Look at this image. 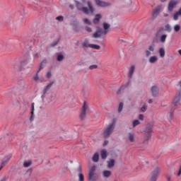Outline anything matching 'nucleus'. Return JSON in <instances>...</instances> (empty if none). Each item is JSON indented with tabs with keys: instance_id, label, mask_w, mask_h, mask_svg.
I'll list each match as a JSON object with an SVG mask.
<instances>
[{
	"instance_id": "15",
	"label": "nucleus",
	"mask_w": 181,
	"mask_h": 181,
	"mask_svg": "<svg viewBox=\"0 0 181 181\" xmlns=\"http://www.w3.org/2000/svg\"><path fill=\"white\" fill-rule=\"evenodd\" d=\"M54 84V81H51L49 83H48L44 88L42 94H47V91L52 88V86Z\"/></svg>"
},
{
	"instance_id": "47",
	"label": "nucleus",
	"mask_w": 181,
	"mask_h": 181,
	"mask_svg": "<svg viewBox=\"0 0 181 181\" xmlns=\"http://www.w3.org/2000/svg\"><path fill=\"white\" fill-rule=\"evenodd\" d=\"M50 77H52V72L48 71L46 74V78H50Z\"/></svg>"
},
{
	"instance_id": "10",
	"label": "nucleus",
	"mask_w": 181,
	"mask_h": 181,
	"mask_svg": "<svg viewBox=\"0 0 181 181\" xmlns=\"http://www.w3.org/2000/svg\"><path fill=\"white\" fill-rule=\"evenodd\" d=\"M162 7L160 6H158L156 8L153 10L152 19H156L160 13Z\"/></svg>"
},
{
	"instance_id": "13",
	"label": "nucleus",
	"mask_w": 181,
	"mask_h": 181,
	"mask_svg": "<svg viewBox=\"0 0 181 181\" xmlns=\"http://www.w3.org/2000/svg\"><path fill=\"white\" fill-rule=\"evenodd\" d=\"M151 91L153 97H156L159 93V88L156 86H154L151 87Z\"/></svg>"
},
{
	"instance_id": "58",
	"label": "nucleus",
	"mask_w": 181,
	"mask_h": 181,
	"mask_svg": "<svg viewBox=\"0 0 181 181\" xmlns=\"http://www.w3.org/2000/svg\"><path fill=\"white\" fill-rule=\"evenodd\" d=\"M153 103V100H152V99H150L148 100V104H152Z\"/></svg>"
},
{
	"instance_id": "63",
	"label": "nucleus",
	"mask_w": 181,
	"mask_h": 181,
	"mask_svg": "<svg viewBox=\"0 0 181 181\" xmlns=\"http://www.w3.org/2000/svg\"><path fill=\"white\" fill-rule=\"evenodd\" d=\"M45 94H43V95L41 96V98H45Z\"/></svg>"
},
{
	"instance_id": "5",
	"label": "nucleus",
	"mask_w": 181,
	"mask_h": 181,
	"mask_svg": "<svg viewBox=\"0 0 181 181\" xmlns=\"http://www.w3.org/2000/svg\"><path fill=\"white\" fill-rule=\"evenodd\" d=\"M88 109V105H87V102H84L82 106V108L81 109V112L79 116L80 119H81L82 121L86 118Z\"/></svg>"
},
{
	"instance_id": "60",
	"label": "nucleus",
	"mask_w": 181,
	"mask_h": 181,
	"mask_svg": "<svg viewBox=\"0 0 181 181\" xmlns=\"http://www.w3.org/2000/svg\"><path fill=\"white\" fill-rule=\"evenodd\" d=\"M167 179L168 181H170V177H168Z\"/></svg>"
},
{
	"instance_id": "54",
	"label": "nucleus",
	"mask_w": 181,
	"mask_h": 181,
	"mask_svg": "<svg viewBox=\"0 0 181 181\" xmlns=\"http://www.w3.org/2000/svg\"><path fill=\"white\" fill-rule=\"evenodd\" d=\"M76 8H77V9H78V8H83V5H81V4H80V3H78L76 4Z\"/></svg>"
},
{
	"instance_id": "45",
	"label": "nucleus",
	"mask_w": 181,
	"mask_h": 181,
	"mask_svg": "<svg viewBox=\"0 0 181 181\" xmlns=\"http://www.w3.org/2000/svg\"><path fill=\"white\" fill-rule=\"evenodd\" d=\"M35 112V103L31 104V110L30 113H33Z\"/></svg>"
},
{
	"instance_id": "20",
	"label": "nucleus",
	"mask_w": 181,
	"mask_h": 181,
	"mask_svg": "<svg viewBox=\"0 0 181 181\" xmlns=\"http://www.w3.org/2000/svg\"><path fill=\"white\" fill-rule=\"evenodd\" d=\"M179 16H181V8L179 9L178 11L174 13L173 15L174 21H177V19H179Z\"/></svg>"
},
{
	"instance_id": "8",
	"label": "nucleus",
	"mask_w": 181,
	"mask_h": 181,
	"mask_svg": "<svg viewBox=\"0 0 181 181\" xmlns=\"http://www.w3.org/2000/svg\"><path fill=\"white\" fill-rule=\"evenodd\" d=\"M11 158H12V155H8L4 157L1 164L0 165V170H2L4 167H5L6 165V164L8 163V162H9L11 160Z\"/></svg>"
},
{
	"instance_id": "19",
	"label": "nucleus",
	"mask_w": 181,
	"mask_h": 181,
	"mask_svg": "<svg viewBox=\"0 0 181 181\" xmlns=\"http://www.w3.org/2000/svg\"><path fill=\"white\" fill-rule=\"evenodd\" d=\"M43 69V67L40 66L39 69L37 71L36 74L33 76V81H39V73L40 72V70Z\"/></svg>"
},
{
	"instance_id": "51",
	"label": "nucleus",
	"mask_w": 181,
	"mask_h": 181,
	"mask_svg": "<svg viewBox=\"0 0 181 181\" xmlns=\"http://www.w3.org/2000/svg\"><path fill=\"white\" fill-rule=\"evenodd\" d=\"M144 115H139V119H140L141 121H144Z\"/></svg>"
},
{
	"instance_id": "30",
	"label": "nucleus",
	"mask_w": 181,
	"mask_h": 181,
	"mask_svg": "<svg viewBox=\"0 0 181 181\" xmlns=\"http://www.w3.org/2000/svg\"><path fill=\"white\" fill-rule=\"evenodd\" d=\"M64 59V56H63V54H57V62H63Z\"/></svg>"
},
{
	"instance_id": "40",
	"label": "nucleus",
	"mask_w": 181,
	"mask_h": 181,
	"mask_svg": "<svg viewBox=\"0 0 181 181\" xmlns=\"http://www.w3.org/2000/svg\"><path fill=\"white\" fill-rule=\"evenodd\" d=\"M139 124H141L139 120H134V121H133V127H136V125H139Z\"/></svg>"
},
{
	"instance_id": "46",
	"label": "nucleus",
	"mask_w": 181,
	"mask_h": 181,
	"mask_svg": "<svg viewBox=\"0 0 181 181\" xmlns=\"http://www.w3.org/2000/svg\"><path fill=\"white\" fill-rule=\"evenodd\" d=\"M46 63H47V60L44 59V60L41 62V64H40V67L41 66V67H42V69H43V64H46Z\"/></svg>"
},
{
	"instance_id": "9",
	"label": "nucleus",
	"mask_w": 181,
	"mask_h": 181,
	"mask_svg": "<svg viewBox=\"0 0 181 181\" xmlns=\"http://www.w3.org/2000/svg\"><path fill=\"white\" fill-rule=\"evenodd\" d=\"M159 172H160V169L159 168H156L151 173V181H156L158 179V176H159Z\"/></svg>"
},
{
	"instance_id": "28",
	"label": "nucleus",
	"mask_w": 181,
	"mask_h": 181,
	"mask_svg": "<svg viewBox=\"0 0 181 181\" xmlns=\"http://www.w3.org/2000/svg\"><path fill=\"white\" fill-rule=\"evenodd\" d=\"M158 53H159L160 57H162V58L165 57V49L160 48L158 50Z\"/></svg>"
},
{
	"instance_id": "24",
	"label": "nucleus",
	"mask_w": 181,
	"mask_h": 181,
	"mask_svg": "<svg viewBox=\"0 0 181 181\" xmlns=\"http://www.w3.org/2000/svg\"><path fill=\"white\" fill-rule=\"evenodd\" d=\"M78 11H81L83 13H86V15H88V8L87 7H78Z\"/></svg>"
},
{
	"instance_id": "42",
	"label": "nucleus",
	"mask_w": 181,
	"mask_h": 181,
	"mask_svg": "<svg viewBox=\"0 0 181 181\" xmlns=\"http://www.w3.org/2000/svg\"><path fill=\"white\" fill-rule=\"evenodd\" d=\"M59 40H57V41L52 42L51 44V47H54V46H57V45L59 44Z\"/></svg>"
},
{
	"instance_id": "57",
	"label": "nucleus",
	"mask_w": 181,
	"mask_h": 181,
	"mask_svg": "<svg viewBox=\"0 0 181 181\" xmlns=\"http://www.w3.org/2000/svg\"><path fill=\"white\" fill-rule=\"evenodd\" d=\"M103 145L104 146H106V145H108V141H105Z\"/></svg>"
},
{
	"instance_id": "11",
	"label": "nucleus",
	"mask_w": 181,
	"mask_h": 181,
	"mask_svg": "<svg viewBox=\"0 0 181 181\" xmlns=\"http://www.w3.org/2000/svg\"><path fill=\"white\" fill-rule=\"evenodd\" d=\"M76 172L78 173V180L84 181V175L83 174V168L81 165H79L76 169Z\"/></svg>"
},
{
	"instance_id": "27",
	"label": "nucleus",
	"mask_w": 181,
	"mask_h": 181,
	"mask_svg": "<svg viewBox=\"0 0 181 181\" xmlns=\"http://www.w3.org/2000/svg\"><path fill=\"white\" fill-rule=\"evenodd\" d=\"M88 6L89 8V11L90 12V13H93L94 12V8L93 7V4H91V2L88 1Z\"/></svg>"
},
{
	"instance_id": "55",
	"label": "nucleus",
	"mask_w": 181,
	"mask_h": 181,
	"mask_svg": "<svg viewBox=\"0 0 181 181\" xmlns=\"http://www.w3.org/2000/svg\"><path fill=\"white\" fill-rule=\"evenodd\" d=\"M160 32H163V28H160L158 30V32H157V33H158V35H159V33H160Z\"/></svg>"
},
{
	"instance_id": "29",
	"label": "nucleus",
	"mask_w": 181,
	"mask_h": 181,
	"mask_svg": "<svg viewBox=\"0 0 181 181\" xmlns=\"http://www.w3.org/2000/svg\"><path fill=\"white\" fill-rule=\"evenodd\" d=\"M100 154H101L102 159H106L107 158V151L102 150L100 151Z\"/></svg>"
},
{
	"instance_id": "14",
	"label": "nucleus",
	"mask_w": 181,
	"mask_h": 181,
	"mask_svg": "<svg viewBox=\"0 0 181 181\" xmlns=\"http://www.w3.org/2000/svg\"><path fill=\"white\" fill-rule=\"evenodd\" d=\"M95 4L98 6H101L102 8H105L106 6H110V4L102 1L100 0H95Z\"/></svg>"
},
{
	"instance_id": "32",
	"label": "nucleus",
	"mask_w": 181,
	"mask_h": 181,
	"mask_svg": "<svg viewBox=\"0 0 181 181\" xmlns=\"http://www.w3.org/2000/svg\"><path fill=\"white\" fill-rule=\"evenodd\" d=\"M115 165V160L112 159L111 160L108 161V168H112Z\"/></svg>"
},
{
	"instance_id": "37",
	"label": "nucleus",
	"mask_w": 181,
	"mask_h": 181,
	"mask_svg": "<svg viewBox=\"0 0 181 181\" xmlns=\"http://www.w3.org/2000/svg\"><path fill=\"white\" fill-rule=\"evenodd\" d=\"M176 89L177 90L178 93H181V81L177 85Z\"/></svg>"
},
{
	"instance_id": "36",
	"label": "nucleus",
	"mask_w": 181,
	"mask_h": 181,
	"mask_svg": "<svg viewBox=\"0 0 181 181\" xmlns=\"http://www.w3.org/2000/svg\"><path fill=\"white\" fill-rule=\"evenodd\" d=\"M122 108H124V103H120L118 107V112H121L122 111Z\"/></svg>"
},
{
	"instance_id": "12",
	"label": "nucleus",
	"mask_w": 181,
	"mask_h": 181,
	"mask_svg": "<svg viewBox=\"0 0 181 181\" xmlns=\"http://www.w3.org/2000/svg\"><path fill=\"white\" fill-rule=\"evenodd\" d=\"M176 5H177V2L175 0H171L168 4V11L170 12H172V11H173Z\"/></svg>"
},
{
	"instance_id": "2",
	"label": "nucleus",
	"mask_w": 181,
	"mask_h": 181,
	"mask_svg": "<svg viewBox=\"0 0 181 181\" xmlns=\"http://www.w3.org/2000/svg\"><path fill=\"white\" fill-rule=\"evenodd\" d=\"M115 129V119H113L112 122L109 124L103 132L104 138H110V135L114 132Z\"/></svg>"
},
{
	"instance_id": "41",
	"label": "nucleus",
	"mask_w": 181,
	"mask_h": 181,
	"mask_svg": "<svg viewBox=\"0 0 181 181\" xmlns=\"http://www.w3.org/2000/svg\"><path fill=\"white\" fill-rule=\"evenodd\" d=\"M57 21H59V22H63L64 18L62 16H59L58 17L56 18Z\"/></svg>"
},
{
	"instance_id": "35",
	"label": "nucleus",
	"mask_w": 181,
	"mask_h": 181,
	"mask_svg": "<svg viewBox=\"0 0 181 181\" xmlns=\"http://www.w3.org/2000/svg\"><path fill=\"white\" fill-rule=\"evenodd\" d=\"M32 165V161H27L23 163L24 168H29Z\"/></svg>"
},
{
	"instance_id": "6",
	"label": "nucleus",
	"mask_w": 181,
	"mask_h": 181,
	"mask_svg": "<svg viewBox=\"0 0 181 181\" xmlns=\"http://www.w3.org/2000/svg\"><path fill=\"white\" fill-rule=\"evenodd\" d=\"M153 128V126L151 125V124H148L146 127L144 132L146 134V141H144V144H146V141L149 139V138H151V134H152Z\"/></svg>"
},
{
	"instance_id": "25",
	"label": "nucleus",
	"mask_w": 181,
	"mask_h": 181,
	"mask_svg": "<svg viewBox=\"0 0 181 181\" xmlns=\"http://www.w3.org/2000/svg\"><path fill=\"white\" fill-rule=\"evenodd\" d=\"M100 159V155H98V153H95L93 157V162H98Z\"/></svg>"
},
{
	"instance_id": "7",
	"label": "nucleus",
	"mask_w": 181,
	"mask_h": 181,
	"mask_svg": "<svg viewBox=\"0 0 181 181\" xmlns=\"http://www.w3.org/2000/svg\"><path fill=\"white\" fill-rule=\"evenodd\" d=\"M103 35H107V31H104L103 28H99L96 30L95 33L93 34V37H94L95 39H98V37H101Z\"/></svg>"
},
{
	"instance_id": "48",
	"label": "nucleus",
	"mask_w": 181,
	"mask_h": 181,
	"mask_svg": "<svg viewBox=\"0 0 181 181\" xmlns=\"http://www.w3.org/2000/svg\"><path fill=\"white\" fill-rule=\"evenodd\" d=\"M33 119H35V116H34L33 113H30V121L32 122V121H33Z\"/></svg>"
},
{
	"instance_id": "17",
	"label": "nucleus",
	"mask_w": 181,
	"mask_h": 181,
	"mask_svg": "<svg viewBox=\"0 0 181 181\" xmlns=\"http://www.w3.org/2000/svg\"><path fill=\"white\" fill-rule=\"evenodd\" d=\"M102 18H103V16H101V14H96L95 16V18L93 20V23L95 25H98Z\"/></svg>"
},
{
	"instance_id": "16",
	"label": "nucleus",
	"mask_w": 181,
	"mask_h": 181,
	"mask_svg": "<svg viewBox=\"0 0 181 181\" xmlns=\"http://www.w3.org/2000/svg\"><path fill=\"white\" fill-rule=\"evenodd\" d=\"M127 138L129 142H135V134L128 133Z\"/></svg>"
},
{
	"instance_id": "49",
	"label": "nucleus",
	"mask_w": 181,
	"mask_h": 181,
	"mask_svg": "<svg viewBox=\"0 0 181 181\" xmlns=\"http://www.w3.org/2000/svg\"><path fill=\"white\" fill-rule=\"evenodd\" d=\"M148 50H149L150 52H153V50H155V48H153V47L152 45H150V46L148 47Z\"/></svg>"
},
{
	"instance_id": "26",
	"label": "nucleus",
	"mask_w": 181,
	"mask_h": 181,
	"mask_svg": "<svg viewBox=\"0 0 181 181\" xmlns=\"http://www.w3.org/2000/svg\"><path fill=\"white\" fill-rule=\"evenodd\" d=\"M103 177H110V176H111L112 173L111 171H108V170H105L103 171Z\"/></svg>"
},
{
	"instance_id": "23",
	"label": "nucleus",
	"mask_w": 181,
	"mask_h": 181,
	"mask_svg": "<svg viewBox=\"0 0 181 181\" xmlns=\"http://www.w3.org/2000/svg\"><path fill=\"white\" fill-rule=\"evenodd\" d=\"M103 32H107L108 33V30L110 29V24L107 23H103Z\"/></svg>"
},
{
	"instance_id": "53",
	"label": "nucleus",
	"mask_w": 181,
	"mask_h": 181,
	"mask_svg": "<svg viewBox=\"0 0 181 181\" xmlns=\"http://www.w3.org/2000/svg\"><path fill=\"white\" fill-rule=\"evenodd\" d=\"M146 56L147 57H149V56H151V52H149V50L146 51Z\"/></svg>"
},
{
	"instance_id": "62",
	"label": "nucleus",
	"mask_w": 181,
	"mask_h": 181,
	"mask_svg": "<svg viewBox=\"0 0 181 181\" xmlns=\"http://www.w3.org/2000/svg\"><path fill=\"white\" fill-rule=\"evenodd\" d=\"M164 16H165V17H166V16H169V15H168V14L165 13V14H164Z\"/></svg>"
},
{
	"instance_id": "3",
	"label": "nucleus",
	"mask_w": 181,
	"mask_h": 181,
	"mask_svg": "<svg viewBox=\"0 0 181 181\" xmlns=\"http://www.w3.org/2000/svg\"><path fill=\"white\" fill-rule=\"evenodd\" d=\"M29 62H30V59L27 58L24 60H23L21 62V64L18 65L17 63L13 64V69L14 70H16V71H22V70L25 69V67L29 64Z\"/></svg>"
},
{
	"instance_id": "4",
	"label": "nucleus",
	"mask_w": 181,
	"mask_h": 181,
	"mask_svg": "<svg viewBox=\"0 0 181 181\" xmlns=\"http://www.w3.org/2000/svg\"><path fill=\"white\" fill-rule=\"evenodd\" d=\"M96 169H97V167L95 165H93L90 168L88 177V180L95 181L97 179V176L95 175Z\"/></svg>"
},
{
	"instance_id": "61",
	"label": "nucleus",
	"mask_w": 181,
	"mask_h": 181,
	"mask_svg": "<svg viewBox=\"0 0 181 181\" xmlns=\"http://www.w3.org/2000/svg\"><path fill=\"white\" fill-rule=\"evenodd\" d=\"M160 2H166V0H160Z\"/></svg>"
},
{
	"instance_id": "56",
	"label": "nucleus",
	"mask_w": 181,
	"mask_h": 181,
	"mask_svg": "<svg viewBox=\"0 0 181 181\" xmlns=\"http://www.w3.org/2000/svg\"><path fill=\"white\" fill-rule=\"evenodd\" d=\"M34 57H35L36 59L39 58V53L36 52L35 54H34Z\"/></svg>"
},
{
	"instance_id": "38",
	"label": "nucleus",
	"mask_w": 181,
	"mask_h": 181,
	"mask_svg": "<svg viewBox=\"0 0 181 181\" xmlns=\"http://www.w3.org/2000/svg\"><path fill=\"white\" fill-rule=\"evenodd\" d=\"M174 30H175V32H179V30H180V25H175V26H174Z\"/></svg>"
},
{
	"instance_id": "50",
	"label": "nucleus",
	"mask_w": 181,
	"mask_h": 181,
	"mask_svg": "<svg viewBox=\"0 0 181 181\" xmlns=\"http://www.w3.org/2000/svg\"><path fill=\"white\" fill-rule=\"evenodd\" d=\"M141 111L142 112H145V111H146V106H143V107H141Z\"/></svg>"
},
{
	"instance_id": "43",
	"label": "nucleus",
	"mask_w": 181,
	"mask_h": 181,
	"mask_svg": "<svg viewBox=\"0 0 181 181\" xmlns=\"http://www.w3.org/2000/svg\"><path fill=\"white\" fill-rule=\"evenodd\" d=\"M98 66H97V65H90L89 66L90 70H94L95 69H98Z\"/></svg>"
},
{
	"instance_id": "22",
	"label": "nucleus",
	"mask_w": 181,
	"mask_h": 181,
	"mask_svg": "<svg viewBox=\"0 0 181 181\" xmlns=\"http://www.w3.org/2000/svg\"><path fill=\"white\" fill-rule=\"evenodd\" d=\"M89 47H91V49H95V50H100L101 49V47L100 45L94 44H90Z\"/></svg>"
},
{
	"instance_id": "31",
	"label": "nucleus",
	"mask_w": 181,
	"mask_h": 181,
	"mask_svg": "<svg viewBox=\"0 0 181 181\" xmlns=\"http://www.w3.org/2000/svg\"><path fill=\"white\" fill-rule=\"evenodd\" d=\"M168 37L167 35H163L160 36V40L161 42V43H165V42H166V38Z\"/></svg>"
},
{
	"instance_id": "44",
	"label": "nucleus",
	"mask_w": 181,
	"mask_h": 181,
	"mask_svg": "<svg viewBox=\"0 0 181 181\" xmlns=\"http://www.w3.org/2000/svg\"><path fill=\"white\" fill-rule=\"evenodd\" d=\"M85 30H86V32H88V33H91V32H93V30L90 27H86Z\"/></svg>"
},
{
	"instance_id": "39",
	"label": "nucleus",
	"mask_w": 181,
	"mask_h": 181,
	"mask_svg": "<svg viewBox=\"0 0 181 181\" xmlns=\"http://www.w3.org/2000/svg\"><path fill=\"white\" fill-rule=\"evenodd\" d=\"M83 22L86 25H91V21H90V20H88V18H83Z\"/></svg>"
},
{
	"instance_id": "52",
	"label": "nucleus",
	"mask_w": 181,
	"mask_h": 181,
	"mask_svg": "<svg viewBox=\"0 0 181 181\" xmlns=\"http://www.w3.org/2000/svg\"><path fill=\"white\" fill-rule=\"evenodd\" d=\"M83 47H90V45H88L87 42H83Z\"/></svg>"
},
{
	"instance_id": "21",
	"label": "nucleus",
	"mask_w": 181,
	"mask_h": 181,
	"mask_svg": "<svg viewBox=\"0 0 181 181\" xmlns=\"http://www.w3.org/2000/svg\"><path fill=\"white\" fill-rule=\"evenodd\" d=\"M149 63L151 64H153V63H156L158 62V57L156 56H153L149 58L148 60Z\"/></svg>"
},
{
	"instance_id": "33",
	"label": "nucleus",
	"mask_w": 181,
	"mask_h": 181,
	"mask_svg": "<svg viewBox=\"0 0 181 181\" xmlns=\"http://www.w3.org/2000/svg\"><path fill=\"white\" fill-rule=\"evenodd\" d=\"M165 30L166 32H172V27H170V25L167 24L165 25Z\"/></svg>"
},
{
	"instance_id": "59",
	"label": "nucleus",
	"mask_w": 181,
	"mask_h": 181,
	"mask_svg": "<svg viewBox=\"0 0 181 181\" xmlns=\"http://www.w3.org/2000/svg\"><path fill=\"white\" fill-rule=\"evenodd\" d=\"M178 53H179V54L181 56V49H179V50H178Z\"/></svg>"
},
{
	"instance_id": "18",
	"label": "nucleus",
	"mask_w": 181,
	"mask_h": 181,
	"mask_svg": "<svg viewBox=\"0 0 181 181\" xmlns=\"http://www.w3.org/2000/svg\"><path fill=\"white\" fill-rule=\"evenodd\" d=\"M134 73H135V66L133 65L130 67L127 74L129 78H132V76H134Z\"/></svg>"
},
{
	"instance_id": "34",
	"label": "nucleus",
	"mask_w": 181,
	"mask_h": 181,
	"mask_svg": "<svg viewBox=\"0 0 181 181\" xmlns=\"http://www.w3.org/2000/svg\"><path fill=\"white\" fill-rule=\"evenodd\" d=\"M125 88H127V86L124 85H122L120 88H119V90L117 92V94H121V91H122L123 90H125Z\"/></svg>"
},
{
	"instance_id": "1",
	"label": "nucleus",
	"mask_w": 181,
	"mask_h": 181,
	"mask_svg": "<svg viewBox=\"0 0 181 181\" xmlns=\"http://www.w3.org/2000/svg\"><path fill=\"white\" fill-rule=\"evenodd\" d=\"M181 98V92H178L175 95L172 104H171V109L169 112L170 119H173V112H175V110H176L177 105H179V102L180 101Z\"/></svg>"
}]
</instances>
